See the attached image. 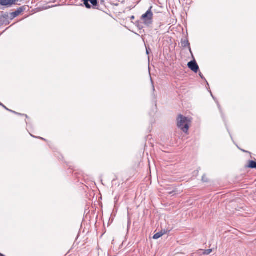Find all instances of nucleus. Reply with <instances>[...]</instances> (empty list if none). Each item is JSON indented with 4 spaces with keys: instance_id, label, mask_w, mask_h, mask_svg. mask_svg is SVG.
Instances as JSON below:
<instances>
[{
    "instance_id": "obj_1",
    "label": "nucleus",
    "mask_w": 256,
    "mask_h": 256,
    "mask_svg": "<svg viewBox=\"0 0 256 256\" xmlns=\"http://www.w3.org/2000/svg\"><path fill=\"white\" fill-rule=\"evenodd\" d=\"M190 120L188 118L179 114L177 118V126L184 132L187 133L189 129Z\"/></svg>"
},
{
    "instance_id": "obj_2",
    "label": "nucleus",
    "mask_w": 256,
    "mask_h": 256,
    "mask_svg": "<svg viewBox=\"0 0 256 256\" xmlns=\"http://www.w3.org/2000/svg\"><path fill=\"white\" fill-rule=\"evenodd\" d=\"M152 6H150L146 14H144L141 18V20L147 26L152 24V22L153 14L152 12Z\"/></svg>"
},
{
    "instance_id": "obj_3",
    "label": "nucleus",
    "mask_w": 256,
    "mask_h": 256,
    "mask_svg": "<svg viewBox=\"0 0 256 256\" xmlns=\"http://www.w3.org/2000/svg\"><path fill=\"white\" fill-rule=\"evenodd\" d=\"M84 4L86 7L88 8H90L91 6L90 4H91L94 8H98V0H82Z\"/></svg>"
},
{
    "instance_id": "obj_4",
    "label": "nucleus",
    "mask_w": 256,
    "mask_h": 256,
    "mask_svg": "<svg viewBox=\"0 0 256 256\" xmlns=\"http://www.w3.org/2000/svg\"><path fill=\"white\" fill-rule=\"evenodd\" d=\"M16 2V0H0V4L2 6L10 8L15 4Z\"/></svg>"
},
{
    "instance_id": "obj_5",
    "label": "nucleus",
    "mask_w": 256,
    "mask_h": 256,
    "mask_svg": "<svg viewBox=\"0 0 256 256\" xmlns=\"http://www.w3.org/2000/svg\"><path fill=\"white\" fill-rule=\"evenodd\" d=\"M188 66L194 72H197L198 70V66L194 60L190 62L188 64Z\"/></svg>"
},
{
    "instance_id": "obj_6",
    "label": "nucleus",
    "mask_w": 256,
    "mask_h": 256,
    "mask_svg": "<svg viewBox=\"0 0 256 256\" xmlns=\"http://www.w3.org/2000/svg\"><path fill=\"white\" fill-rule=\"evenodd\" d=\"M25 10V8L24 6L20 7L16 10L14 12H12L10 14V17L12 18H14L16 16H18L19 14H20L24 10Z\"/></svg>"
},
{
    "instance_id": "obj_7",
    "label": "nucleus",
    "mask_w": 256,
    "mask_h": 256,
    "mask_svg": "<svg viewBox=\"0 0 256 256\" xmlns=\"http://www.w3.org/2000/svg\"><path fill=\"white\" fill-rule=\"evenodd\" d=\"M248 166L251 168H256V162L253 160H250Z\"/></svg>"
},
{
    "instance_id": "obj_8",
    "label": "nucleus",
    "mask_w": 256,
    "mask_h": 256,
    "mask_svg": "<svg viewBox=\"0 0 256 256\" xmlns=\"http://www.w3.org/2000/svg\"><path fill=\"white\" fill-rule=\"evenodd\" d=\"M163 235V233L162 232H158L153 236V238L154 240H157L160 238Z\"/></svg>"
},
{
    "instance_id": "obj_9",
    "label": "nucleus",
    "mask_w": 256,
    "mask_h": 256,
    "mask_svg": "<svg viewBox=\"0 0 256 256\" xmlns=\"http://www.w3.org/2000/svg\"><path fill=\"white\" fill-rule=\"evenodd\" d=\"M182 44L183 47H187L190 46V43L188 40H182Z\"/></svg>"
},
{
    "instance_id": "obj_10",
    "label": "nucleus",
    "mask_w": 256,
    "mask_h": 256,
    "mask_svg": "<svg viewBox=\"0 0 256 256\" xmlns=\"http://www.w3.org/2000/svg\"><path fill=\"white\" fill-rule=\"evenodd\" d=\"M212 252V249H208L204 251L203 254L205 255L210 254Z\"/></svg>"
},
{
    "instance_id": "obj_11",
    "label": "nucleus",
    "mask_w": 256,
    "mask_h": 256,
    "mask_svg": "<svg viewBox=\"0 0 256 256\" xmlns=\"http://www.w3.org/2000/svg\"><path fill=\"white\" fill-rule=\"evenodd\" d=\"M0 106H3L4 108H6V110H10V112H14V113H15V114H18L17 112H13V111H12V110H8V108H6V107L4 105V104H2V103H0Z\"/></svg>"
},
{
    "instance_id": "obj_12",
    "label": "nucleus",
    "mask_w": 256,
    "mask_h": 256,
    "mask_svg": "<svg viewBox=\"0 0 256 256\" xmlns=\"http://www.w3.org/2000/svg\"><path fill=\"white\" fill-rule=\"evenodd\" d=\"M150 80H151L152 84V90L154 92L155 90V88H154V82H152V79L151 78Z\"/></svg>"
},
{
    "instance_id": "obj_13",
    "label": "nucleus",
    "mask_w": 256,
    "mask_h": 256,
    "mask_svg": "<svg viewBox=\"0 0 256 256\" xmlns=\"http://www.w3.org/2000/svg\"><path fill=\"white\" fill-rule=\"evenodd\" d=\"M202 180L204 182H207V180H206V178H205V176H203L202 178Z\"/></svg>"
},
{
    "instance_id": "obj_14",
    "label": "nucleus",
    "mask_w": 256,
    "mask_h": 256,
    "mask_svg": "<svg viewBox=\"0 0 256 256\" xmlns=\"http://www.w3.org/2000/svg\"><path fill=\"white\" fill-rule=\"evenodd\" d=\"M199 75L202 78H203V76L202 75V73H201V72H200V73L199 74Z\"/></svg>"
},
{
    "instance_id": "obj_15",
    "label": "nucleus",
    "mask_w": 256,
    "mask_h": 256,
    "mask_svg": "<svg viewBox=\"0 0 256 256\" xmlns=\"http://www.w3.org/2000/svg\"><path fill=\"white\" fill-rule=\"evenodd\" d=\"M0 256H4V254H2L1 253H0Z\"/></svg>"
},
{
    "instance_id": "obj_16",
    "label": "nucleus",
    "mask_w": 256,
    "mask_h": 256,
    "mask_svg": "<svg viewBox=\"0 0 256 256\" xmlns=\"http://www.w3.org/2000/svg\"><path fill=\"white\" fill-rule=\"evenodd\" d=\"M146 53H147V54H148V49H146Z\"/></svg>"
},
{
    "instance_id": "obj_17",
    "label": "nucleus",
    "mask_w": 256,
    "mask_h": 256,
    "mask_svg": "<svg viewBox=\"0 0 256 256\" xmlns=\"http://www.w3.org/2000/svg\"><path fill=\"white\" fill-rule=\"evenodd\" d=\"M132 18H134V16H132Z\"/></svg>"
},
{
    "instance_id": "obj_18",
    "label": "nucleus",
    "mask_w": 256,
    "mask_h": 256,
    "mask_svg": "<svg viewBox=\"0 0 256 256\" xmlns=\"http://www.w3.org/2000/svg\"><path fill=\"white\" fill-rule=\"evenodd\" d=\"M40 139H42V140H44V138H40Z\"/></svg>"
}]
</instances>
